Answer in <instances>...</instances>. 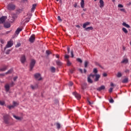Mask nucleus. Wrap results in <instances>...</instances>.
Listing matches in <instances>:
<instances>
[{"label":"nucleus","mask_w":131,"mask_h":131,"mask_svg":"<svg viewBox=\"0 0 131 131\" xmlns=\"http://www.w3.org/2000/svg\"><path fill=\"white\" fill-rule=\"evenodd\" d=\"M122 50H123V51H124V50H125V47H123V48H122Z\"/></svg>","instance_id":"nucleus-64"},{"label":"nucleus","mask_w":131,"mask_h":131,"mask_svg":"<svg viewBox=\"0 0 131 131\" xmlns=\"http://www.w3.org/2000/svg\"><path fill=\"white\" fill-rule=\"evenodd\" d=\"M31 18V16H29V18H26V22L27 23H28V22H29V20H30V18Z\"/></svg>","instance_id":"nucleus-38"},{"label":"nucleus","mask_w":131,"mask_h":131,"mask_svg":"<svg viewBox=\"0 0 131 131\" xmlns=\"http://www.w3.org/2000/svg\"><path fill=\"white\" fill-rule=\"evenodd\" d=\"M56 58H60V56L58 54H56Z\"/></svg>","instance_id":"nucleus-57"},{"label":"nucleus","mask_w":131,"mask_h":131,"mask_svg":"<svg viewBox=\"0 0 131 131\" xmlns=\"http://www.w3.org/2000/svg\"><path fill=\"white\" fill-rule=\"evenodd\" d=\"M88 102L89 104V105H90V106H92V105H93V104H94V101H90V100H89V99L88 100Z\"/></svg>","instance_id":"nucleus-37"},{"label":"nucleus","mask_w":131,"mask_h":131,"mask_svg":"<svg viewBox=\"0 0 131 131\" xmlns=\"http://www.w3.org/2000/svg\"><path fill=\"white\" fill-rule=\"evenodd\" d=\"M91 75H94V81L97 82L99 81V79H100V77H101V76L99 74H91Z\"/></svg>","instance_id":"nucleus-5"},{"label":"nucleus","mask_w":131,"mask_h":131,"mask_svg":"<svg viewBox=\"0 0 131 131\" xmlns=\"http://www.w3.org/2000/svg\"><path fill=\"white\" fill-rule=\"evenodd\" d=\"M34 76L35 78H36V79H37L38 80H41L42 79V78H41V76L40 75V74H39V73L35 74Z\"/></svg>","instance_id":"nucleus-6"},{"label":"nucleus","mask_w":131,"mask_h":131,"mask_svg":"<svg viewBox=\"0 0 131 131\" xmlns=\"http://www.w3.org/2000/svg\"><path fill=\"white\" fill-rule=\"evenodd\" d=\"M57 65H58V66H62V62H61V61H60L59 60H58L56 61Z\"/></svg>","instance_id":"nucleus-26"},{"label":"nucleus","mask_w":131,"mask_h":131,"mask_svg":"<svg viewBox=\"0 0 131 131\" xmlns=\"http://www.w3.org/2000/svg\"><path fill=\"white\" fill-rule=\"evenodd\" d=\"M103 76H104V77H106V76H107V73H103Z\"/></svg>","instance_id":"nucleus-54"},{"label":"nucleus","mask_w":131,"mask_h":131,"mask_svg":"<svg viewBox=\"0 0 131 131\" xmlns=\"http://www.w3.org/2000/svg\"><path fill=\"white\" fill-rule=\"evenodd\" d=\"M125 72L126 73H127V72H128V73L129 72V70H126L125 71Z\"/></svg>","instance_id":"nucleus-60"},{"label":"nucleus","mask_w":131,"mask_h":131,"mask_svg":"<svg viewBox=\"0 0 131 131\" xmlns=\"http://www.w3.org/2000/svg\"><path fill=\"white\" fill-rule=\"evenodd\" d=\"M13 46V42L11 41H8L7 45H6L5 49L7 48H11Z\"/></svg>","instance_id":"nucleus-9"},{"label":"nucleus","mask_w":131,"mask_h":131,"mask_svg":"<svg viewBox=\"0 0 131 131\" xmlns=\"http://www.w3.org/2000/svg\"><path fill=\"white\" fill-rule=\"evenodd\" d=\"M92 78H94V75L91 74L88 77L87 80L89 83H93V82H94Z\"/></svg>","instance_id":"nucleus-4"},{"label":"nucleus","mask_w":131,"mask_h":131,"mask_svg":"<svg viewBox=\"0 0 131 131\" xmlns=\"http://www.w3.org/2000/svg\"><path fill=\"white\" fill-rule=\"evenodd\" d=\"M74 71V69H71V70H70V72H71V73H73V72Z\"/></svg>","instance_id":"nucleus-56"},{"label":"nucleus","mask_w":131,"mask_h":131,"mask_svg":"<svg viewBox=\"0 0 131 131\" xmlns=\"http://www.w3.org/2000/svg\"><path fill=\"white\" fill-rule=\"evenodd\" d=\"M51 72H52L53 73L54 72H56V68H55V67H52L51 68Z\"/></svg>","instance_id":"nucleus-27"},{"label":"nucleus","mask_w":131,"mask_h":131,"mask_svg":"<svg viewBox=\"0 0 131 131\" xmlns=\"http://www.w3.org/2000/svg\"><path fill=\"white\" fill-rule=\"evenodd\" d=\"M5 101H1L0 100V105L1 106H4L5 105Z\"/></svg>","instance_id":"nucleus-35"},{"label":"nucleus","mask_w":131,"mask_h":131,"mask_svg":"<svg viewBox=\"0 0 131 131\" xmlns=\"http://www.w3.org/2000/svg\"><path fill=\"white\" fill-rule=\"evenodd\" d=\"M111 86H114V84L113 82H111Z\"/></svg>","instance_id":"nucleus-59"},{"label":"nucleus","mask_w":131,"mask_h":131,"mask_svg":"<svg viewBox=\"0 0 131 131\" xmlns=\"http://www.w3.org/2000/svg\"><path fill=\"white\" fill-rule=\"evenodd\" d=\"M56 126L58 129L61 128V125L60 124V123H57L56 124Z\"/></svg>","instance_id":"nucleus-39"},{"label":"nucleus","mask_w":131,"mask_h":131,"mask_svg":"<svg viewBox=\"0 0 131 131\" xmlns=\"http://www.w3.org/2000/svg\"><path fill=\"white\" fill-rule=\"evenodd\" d=\"M20 31H22V29L18 28L15 31L16 34H19V33H20Z\"/></svg>","instance_id":"nucleus-23"},{"label":"nucleus","mask_w":131,"mask_h":131,"mask_svg":"<svg viewBox=\"0 0 131 131\" xmlns=\"http://www.w3.org/2000/svg\"><path fill=\"white\" fill-rule=\"evenodd\" d=\"M122 83H127L128 82V78H125L122 81Z\"/></svg>","instance_id":"nucleus-18"},{"label":"nucleus","mask_w":131,"mask_h":131,"mask_svg":"<svg viewBox=\"0 0 131 131\" xmlns=\"http://www.w3.org/2000/svg\"><path fill=\"white\" fill-rule=\"evenodd\" d=\"M36 4H34L32 5V7L31 8V12H34V10H35V8H36Z\"/></svg>","instance_id":"nucleus-19"},{"label":"nucleus","mask_w":131,"mask_h":131,"mask_svg":"<svg viewBox=\"0 0 131 131\" xmlns=\"http://www.w3.org/2000/svg\"><path fill=\"white\" fill-rule=\"evenodd\" d=\"M99 7L100 8H102L104 7V1H103V0H100L99 1Z\"/></svg>","instance_id":"nucleus-16"},{"label":"nucleus","mask_w":131,"mask_h":131,"mask_svg":"<svg viewBox=\"0 0 131 131\" xmlns=\"http://www.w3.org/2000/svg\"><path fill=\"white\" fill-rule=\"evenodd\" d=\"M76 27H77V28H80V26L79 25H76Z\"/></svg>","instance_id":"nucleus-62"},{"label":"nucleus","mask_w":131,"mask_h":131,"mask_svg":"<svg viewBox=\"0 0 131 131\" xmlns=\"http://www.w3.org/2000/svg\"><path fill=\"white\" fill-rule=\"evenodd\" d=\"M13 116L14 118H15L17 120H22V118H21L20 117L16 116L15 115H13Z\"/></svg>","instance_id":"nucleus-21"},{"label":"nucleus","mask_w":131,"mask_h":131,"mask_svg":"<svg viewBox=\"0 0 131 131\" xmlns=\"http://www.w3.org/2000/svg\"><path fill=\"white\" fill-rule=\"evenodd\" d=\"M57 20H58L59 22H62V19H61V17H60V16H58L57 17Z\"/></svg>","instance_id":"nucleus-42"},{"label":"nucleus","mask_w":131,"mask_h":131,"mask_svg":"<svg viewBox=\"0 0 131 131\" xmlns=\"http://www.w3.org/2000/svg\"><path fill=\"white\" fill-rule=\"evenodd\" d=\"M64 58L68 60V59H69V55L66 54L64 56Z\"/></svg>","instance_id":"nucleus-41"},{"label":"nucleus","mask_w":131,"mask_h":131,"mask_svg":"<svg viewBox=\"0 0 131 131\" xmlns=\"http://www.w3.org/2000/svg\"><path fill=\"white\" fill-rule=\"evenodd\" d=\"M7 68V66H4L3 68L0 69V71H6Z\"/></svg>","instance_id":"nucleus-25"},{"label":"nucleus","mask_w":131,"mask_h":131,"mask_svg":"<svg viewBox=\"0 0 131 131\" xmlns=\"http://www.w3.org/2000/svg\"><path fill=\"white\" fill-rule=\"evenodd\" d=\"M12 72H13V70L12 69H11L7 72L5 73V74H11Z\"/></svg>","instance_id":"nucleus-29"},{"label":"nucleus","mask_w":131,"mask_h":131,"mask_svg":"<svg viewBox=\"0 0 131 131\" xmlns=\"http://www.w3.org/2000/svg\"><path fill=\"white\" fill-rule=\"evenodd\" d=\"M6 19H7V16H2L1 18H0V24L4 23V22L6 21Z\"/></svg>","instance_id":"nucleus-11"},{"label":"nucleus","mask_w":131,"mask_h":131,"mask_svg":"<svg viewBox=\"0 0 131 131\" xmlns=\"http://www.w3.org/2000/svg\"><path fill=\"white\" fill-rule=\"evenodd\" d=\"M118 8H123V5H121V4H119L118 5Z\"/></svg>","instance_id":"nucleus-51"},{"label":"nucleus","mask_w":131,"mask_h":131,"mask_svg":"<svg viewBox=\"0 0 131 131\" xmlns=\"http://www.w3.org/2000/svg\"><path fill=\"white\" fill-rule=\"evenodd\" d=\"M3 120L4 123L9 124L10 123V116L7 114H5L3 116Z\"/></svg>","instance_id":"nucleus-1"},{"label":"nucleus","mask_w":131,"mask_h":131,"mask_svg":"<svg viewBox=\"0 0 131 131\" xmlns=\"http://www.w3.org/2000/svg\"><path fill=\"white\" fill-rule=\"evenodd\" d=\"M120 11H121L122 12H125V9H120Z\"/></svg>","instance_id":"nucleus-55"},{"label":"nucleus","mask_w":131,"mask_h":131,"mask_svg":"<svg viewBox=\"0 0 131 131\" xmlns=\"http://www.w3.org/2000/svg\"><path fill=\"white\" fill-rule=\"evenodd\" d=\"M122 25L123 26H124V27H126V28H130V26L125 22L122 23Z\"/></svg>","instance_id":"nucleus-17"},{"label":"nucleus","mask_w":131,"mask_h":131,"mask_svg":"<svg viewBox=\"0 0 131 131\" xmlns=\"http://www.w3.org/2000/svg\"><path fill=\"white\" fill-rule=\"evenodd\" d=\"M91 24V23L87 21L83 24V28L85 29L86 28V26H89Z\"/></svg>","instance_id":"nucleus-12"},{"label":"nucleus","mask_w":131,"mask_h":131,"mask_svg":"<svg viewBox=\"0 0 131 131\" xmlns=\"http://www.w3.org/2000/svg\"><path fill=\"white\" fill-rule=\"evenodd\" d=\"M80 6L82 9H83V8H84V0H81L80 2Z\"/></svg>","instance_id":"nucleus-24"},{"label":"nucleus","mask_w":131,"mask_h":131,"mask_svg":"<svg viewBox=\"0 0 131 131\" xmlns=\"http://www.w3.org/2000/svg\"><path fill=\"white\" fill-rule=\"evenodd\" d=\"M17 78H18V77H17V76L14 77L13 78V80H14V81H16V80H17Z\"/></svg>","instance_id":"nucleus-52"},{"label":"nucleus","mask_w":131,"mask_h":131,"mask_svg":"<svg viewBox=\"0 0 131 131\" xmlns=\"http://www.w3.org/2000/svg\"><path fill=\"white\" fill-rule=\"evenodd\" d=\"M74 8H76V7H77V3H76L74 4Z\"/></svg>","instance_id":"nucleus-58"},{"label":"nucleus","mask_w":131,"mask_h":131,"mask_svg":"<svg viewBox=\"0 0 131 131\" xmlns=\"http://www.w3.org/2000/svg\"><path fill=\"white\" fill-rule=\"evenodd\" d=\"M69 85H70V86H72V85H73V82H69Z\"/></svg>","instance_id":"nucleus-49"},{"label":"nucleus","mask_w":131,"mask_h":131,"mask_svg":"<svg viewBox=\"0 0 131 131\" xmlns=\"http://www.w3.org/2000/svg\"><path fill=\"white\" fill-rule=\"evenodd\" d=\"M7 107L10 110H11V109H13V108H15V106L13 104L12 105H8Z\"/></svg>","instance_id":"nucleus-31"},{"label":"nucleus","mask_w":131,"mask_h":131,"mask_svg":"<svg viewBox=\"0 0 131 131\" xmlns=\"http://www.w3.org/2000/svg\"><path fill=\"white\" fill-rule=\"evenodd\" d=\"M109 93H112L113 92V88H111L108 90Z\"/></svg>","instance_id":"nucleus-47"},{"label":"nucleus","mask_w":131,"mask_h":131,"mask_svg":"<svg viewBox=\"0 0 131 131\" xmlns=\"http://www.w3.org/2000/svg\"><path fill=\"white\" fill-rule=\"evenodd\" d=\"M14 85H15V83H14V82H12L9 84V86H14Z\"/></svg>","instance_id":"nucleus-43"},{"label":"nucleus","mask_w":131,"mask_h":131,"mask_svg":"<svg viewBox=\"0 0 131 131\" xmlns=\"http://www.w3.org/2000/svg\"><path fill=\"white\" fill-rule=\"evenodd\" d=\"M79 70L80 72H81V73H82V69H80Z\"/></svg>","instance_id":"nucleus-63"},{"label":"nucleus","mask_w":131,"mask_h":131,"mask_svg":"<svg viewBox=\"0 0 131 131\" xmlns=\"http://www.w3.org/2000/svg\"><path fill=\"white\" fill-rule=\"evenodd\" d=\"M35 63H36L35 60L31 59V62L30 63V71H32L33 68L35 66Z\"/></svg>","instance_id":"nucleus-3"},{"label":"nucleus","mask_w":131,"mask_h":131,"mask_svg":"<svg viewBox=\"0 0 131 131\" xmlns=\"http://www.w3.org/2000/svg\"><path fill=\"white\" fill-rule=\"evenodd\" d=\"M122 30L125 34H126V33H127V32H128V31H127V30L125 28H122Z\"/></svg>","instance_id":"nucleus-30"},{"label":"nucleus","mask_w":131,"mask_h":131,"mask_svg":"<svg viewBox=\"0 0 131 131\" xmlns=\"http://www.w3.org/2000/svg\"><path fill=\"white\" fill-rule=\"evenodd\" d=\"M0 75L1 76H5V75H6V74H0Z\"/></svg>","instance_id":"nucleus-61"},{"label":"nucleus","mask_w":131,"mask_h":131,"mask_svg":"<svg viewBox=\"0 0 131 131\" xmlns=\"http://www.w3.org/2000/svg\"><path fill=\"white\" fill-rule=\"evenodd\" d=\"M35 40V37L34 35H32L29 38V41L30 42H33Z\"/></svg>","instance_id":"nucleus-10"},{"label":"nucleus","mask_w":131,"mask_h":131,"mask_svg":"<svg viewBox=\"0 0 131 131\" xmlns=\"http://www.w3.org/2000/svg\"><path fill=\"white\" fill-rule=\"evenodd\" d=\"M67 50H68V54H69V53H70V48L67 47Z\"/></svg>","instance_id":"nucleus-53"},{"label":"nucleus","mask_w":131,"mask_h":131,"mask_svg":"<svg viewBox=\"0 0 131 131\" xmlns=\"http://www.w3.org/2000/svg\"><path fill=\"white\" fill-rule=\"evenodd\" d=\"M46 54H47V55H48V56H49V55H51V51H50L49 50H47L46 51Z\"/></svg>","instance_id":"nucleus-40"},{"label":"nucleus","mask_w":131,"mask_h":131,"mask_svg":"<svg viewBox=\"0 0 131 131\" xmlns=\"http://www.w3.org/2000/svg\"><path fill=\"white\" fill-rule=\"evenodd\" d=\"M105 89V86L104 85H101L100 87L97 88V91L98 92H101V91H103Z\"/></svg>","instance_id":"nucleus-13"},{"label":"nucleus","mask_w":131,"mask_h":131,"mask_svg":"<svg viewBox=\"0 0 131 131\" xmlns=\"http://www.w3.org/2000/svg\"><path fill=\"white\" fill-rule=\"evenodd\" d=\"M128 62V60L127 59H124L122 61L121 63H125L126 64Z\"/></svg>","instance_id":"nucleus-32"},{"label":"nucleus","mask_w":131,"mask_h":131,"mask_svg":"<svg viewBox=\"0 0 131 131\" xmlns=\"http://www.w3.org/2000/svg\"><path fill=\"white\" fill-rule=\"evenodd\" d=\"M5 89L6 92H9L10 91V85L9 84H6L5 86Z\"/></svg>","instance_id":"nucleus-14"},{"label":"nucleus","mask_w":131,"mask_h":131,"mask_svg":"<svg viewBox=\"0 0 131 131\" xmlns=\"http://www.w3.org/2000/svg\"><path fill=\"white\" fill-rule=\"evenodd\" d=\"M30 88L32 89V90H36V89L38 88V85H37V84H35V85H31Z\"/></svg>","instance_id":"nucleus-15"},{"label":"nucleus","mask_w":131,"mask_h":131,"mask_svg":"<svg viewBox=\"0 0 131 131\" xmlns=\"http://www.w3.org/2000/svg\"><path fill=\"white\" fill-rule=\"evenodd\" d=\"M94 30V28L93 27H89L85 29V30L86 31H90V30Z\"/></svg>","instance_id":"nucleus-22"},{"label":"nucleus","mask_w":131,"mask_h":131,"mask_svg":"<svg viewBox=\"0 0 131 131\" xmlns=\"http://www.w3.org/2000/svg\"><path fill=\"white\" fill-rule=\"evenodd\" d=\"M110 103H114V100H113V99L111 98V99H110L109 100Z\"/></svg>","instance_id":"nucleus-46"},{"label":"nucleus","mask_w":131,"mask_h":131,"mask_svg":"<svg viewBox=\"0 0 131 131\" xmlns=\"http://www.w3.org/2000/svg\"><path fill=\"white\" fill-rule=\"evenodd\" d=\"M4 26L6 28H10L11 27V24L9 23H6L4 24Z\"/></svg>","instance_id":"nucleus-20"},{"label":"nucleus","mask_w":131,"mask_h":131,"mask_svg":"<svg viewBox=\"0 0 131 131\" xmlns=\"http://www.w3.org/2000/svg\"><path fill=\"white\" fill-rule=\"evenodd\" d=\"M71 55L72 56V58H73V57H74V55L73 54V51H71Z\"/></svg>","instance_id":"nucleus-50"},{"label":"nucleus","mask_w":131,"mask_h":131,"mask_svg":"<svg viewBox=\"0 0 131 131\" xmlns=\"http://www.w3.org/2000/svg\"><path fill=\"white\" fill-rule=\"evenodd\" d=\"M13 105L14 107H17V106H18L19 105V103L15 102V101H13Z\"/></svg>","instance_id":"nucleus-28"},{"label":"nucleus","mask_w":131,"mask_h":131,"mask_svg":"<svg viewBox=\"0 0 131 131\" xmlns=\"http://www.w3.org/2000/svg\"><path fill=\"white\" fill-rule=\"evenodd\" d=\"M20 62L22 64H24L26 62V57L25 55H22L20 57Z\"/></svg>","instance_id":"nucleus-8"},{"label":"nucleus","mask_w":131,"mask_h":131,"mask_svg":"<svg viewBox=\"0 0 131 131\" xmlns=\"http://www.w3.org/2000/svg\"><path fill=\"white\" fill-rule=\"evenodd\" d=\"M20 46H21V43H18L16 45L15 48H19V47H20Z\"/></svg>","instance_id":"nucleus-48"},{"label":"nucleus","mask_w":131,"mask_h":131,"mask_svg":"<svg viewBox=\"0 0 131 131\" xmlns=\"http://www.w3.org/2000/svg\"><path fill=\"white\" fill-rule=\"evenodd\" d=\"M93 72L95 73L94 74H97L98 73V70L96 68L94 69Z\"/></svg>","instance_id":"nucleus-34"},{"label":"nucleus","mask_w":131,"mask_h":131,"mask_svg":"<svg viewBox=\"0 0 131 131\" xmlns=\"http://www.w3.org/2000/svg\"><path fill=\"white\" fill-rule=\"evenodd\" d=\"M77 61L79 62V63H82V60L80 58H77Z\"/></svg>","instance_id":"nucleus-45"},{"label":"nucleus","mask_w":131,"mask_h":131,"mask_svg":"<svg viewBox=\"0 0 131 131\" xmlns=\"http://www.w3.org/2000/svg\"><path fill=\"white\" fill-rule=\"evenodd\" d=\"M121 76H122V74H121V73L118 72L117 75V77L120 78L121 77Z\"/></svg>","instance_id":"nucleus-33"},{"label":"nucleus","mask_w":131,"mask_h":131,"mask_svg":"<svg viewBox=\"0 0 131 131\" xmlns=\"http://www.w3.org/2000/svg\"><path fill=\"white\" fill-rule=\"evenodd\" d=\"M67 65L68 66H70V65H71V62L69 61V60H67Z\"/></svg>","instance_id":"nucleus-44"},{"label":"nucleus","mask_w":131,"mask_h":131,"mask_svg":"<svg viewBox=\"0 0 131 131\" xmlns=\"http://www.w3.org/2000/svg\"><path fill=\"white\" fill-rule=\"evenodd\" d=\"M88 65H89V62H88V61H85L84 62L85 68H86L88 67Z\"/></svg>","instance_id":"nucleus-36"},{"label":"nucleus","mask_w":131,"mask_h":131,"mask_svg":"<svg viewBox=\"0 0 131 131\" xmlns=\"http://www.w3.org/2000/svg\"><path fill=\"white\" fill-rule=\"evenodd\" d=\"M73 95H74L77 100H80V99H81V96L80 94L77 93V92H73Z\"/></svg>","instance_id":"nucleus-7"},{"label":"nucleus","mask_w":131,"mask_h":131,"mask_svg":"<svg viewBox=\"0 0 131 131\" xmlns=\"http://www.w3.org/2000/svg\"><path fill=\"white\" fill-rule=\"evenodd\" d=\"M7 9L9 10V11H13V10L16 9V5L12 3H10L7 6Z\"/></svg>","instance_id":"nucleus-2"}]
</instances>
